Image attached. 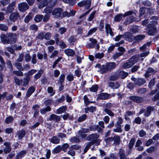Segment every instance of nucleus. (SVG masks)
<instances>
[{
    "label": "nucleus",
    "mask_w": 159,
    "mask_h": 159,
    "mask_svg": "<svg viewBox=\"0 0 159 159\" xmlns=\"http://www.w3.org/2000/svg\"><path fill=\"white\" fill-rule=\"evenodd\" d=\"M0 38L1 42L3 44H12L16 42L17 36L15 33L9 32L6 34H2L0 36Z\"/></svg>",
    "instance_id": "obj_1"
},
{
    "label": "nucleus",
    "mask_w": 159,
    "mask_h": 159,
    "mask_svg": "<svg viewBox=\"0 0 159 159\" xmlns=\"http://www.w3.org/2000/svg\"><path fill=\"white\" fill-rule=\"evenodd\" d=\"M75 11L71 10L70 12L65 11L62 13V10L61 8H56L52 12L53 15L56 18L62 17V16L70 17L74 16L75 14Z\"/></svg>",
    "instance_id": "obj_2"
},
{
    "label": "nucleus",
    "mask_w": 159,
    "mask_h": 159,
    "mask_svg": "<svg viewBox=\"0 0 159 159\" xmlns=\"http://www.w3.org/2000/svg\"><path fill=\"white\" fill-rule=\"evenodd\" d=\"M99 135L97 133L93 134L88 136L86 138V139L89 141H90L89 143H91L92 144H94L97 146L100 145V142L101 140L98 139Z\"/></svg>",
    "instance_id": "obj_3"
},
{
    "label": "nucleus",
    "mask_w": 159,
    "mask_h": 159,
    "mask_svg": "<svg viewBox=\"0 0 159 159\" xmlns=\"http://www.w3.org/2000/svg\"><path fill=\"white\" fill-rule=\"evenodd\" d=\"M139 60V57L137 55L134 56L129 60L128 62L123 64V67L126 68H130L135 63L137 62Z\"/></svg>",
    "instance_id": "obj_4"
},
{
    "label": "nucleus",
    "mask_w": 159,
    "mask_h": 159,
    "mask_svg": "<svg viewBox=\"0 0 159 159\" xmlns=\"http://www.w3.org/2000/svg\"><path fill=\"white\" fill-rule=\"evenodd\" d=\"M157 24L156 21L153 20L151 21L148 25V33L151 35H154L156 32L157 30L154 26Z\"/></svg>",
    "instance_id": "obj_5"
},
{
    "label": "nucleus",
    "mask_w": 159,
    "mask_h": 159,
    "mask_svg": "<svg viewBox=\"0 0 159 159\" xmlns=\"http://www.w3.org/2000/svg\"><path fill=\"white\" fill-rule=\"evenodd\" d=\"M18 7L19 10L20 11L24 13L26 10L28 9L30 7L27 3L23 2L20 3L18 4Z\"/></svg>",
    "instance_id": "obj_6"
},
{
    "label": "nucleus",
    "mask_w": 159,
    "mask_h": 159,
    "mask_svg": "<svg viewBox=\"0 0 159 159\" xmlns=\"http://www.w3.org/2000/svg\"><path fill=\"white\" fill-rule=\"evenodd\" d=\"M131 80L134 82L135 85L138 86H141L144 84L146 82V80L142 78L135 79V78L132 77L131 78Z\"/></svg>",
    "instance_id": "obj_7"
},
{
    "label": "nucleus",
    "mask_w": 159,
    "mask_h": 159,
    "mask_svg": "<svg viewBox=\"0 0 159 159\" xmlns=\"http://www.w3.org/2000/svg\"><path fill=\"white\" fill-rule=\"evenodd\" d=\"M129 98L134 102L141 103L143 102L144 99L142 97L136 96H132L129 97Z\"/></svg>",
    "instance_id": "obj_8"
},
{
    "label": "nucleus",
    "mask_w": 159,
    "mask_h": 159,
    "mask_svg": "<svg viewBox=\"0 0 159 159\" xmlns=\"http://www.w3.org/2000/svg\"><path fill=\"white\" fill-rule=\"evenodd\" d=\"M95 67L98 71H100L102 74L106 73L108 71L106 65L101 66L100 64H97Z\"/></svg>",
    "instance_id": "obj_9"
},
{
    "label": "nucleus",
    "mask_w": 159,
    "mask_h": 159,
    "mask_svg": "<svg viewBox=\"0 0 159 159\" xmlns=\"http://www.w3.org/2000/svg\"><path fill=\"white\" fill-rule=\"evenodd\" d=\"M124 38L129 42H132L134 40V36L128 32L125 33L123 34Z\"/></svg>",
    "instance_id": "obj_10"
},
{
    "label": "nucleus",
    "mask_w": 159,
    "mask_h": 159,
    "mask_svg": "<svg viewBox=\"0 0 159 159\" xmlns=\"http://www.w3.org/2000/svg\"><path fill=\"white\" fill-rule=\"evenodd\" d=\"M89 131H94L98 130V132L102 133L103 131V129L99 126L98 125H94L90 126L89 127Z\"/></svg>",
    "instance_id": "obj_11"
},
{
    "label": "nucleus",
    "mask_w": 159,
    "mask_h": 159,
    "mask_svg": "<svg viewBox=\"0 0 159 159\" xmlns=\"http://www.w3.org/2000/svg\"><path fill=\"white\" fill-rule=\"evenodd\" d=\"M45 11L47 13L46 15L44 16V17H43V21L46 22L48 21L50 17V14H48V13H50L51 12V11L49 8H45L44 9Z\"/></svg>",
    "instance_id": "obj_12"
},
{
    "label": "nucleus",
    "mask_w": 159,
    "mask_h": 159,
    "mask_svg": "<svg viewBox=\"0 0 159 159\" xmlns=\"http://www.w3.org/2000/svg\"><path fill=\"white\" fill-rule=\"evenodd\" d=\"M60 117L55 114H52L50 115L48 118V120L50 121L53 120L55 122H58L60 120Z\"/></svg>",
    "instance_id": "obj_13"
},
{
    "label": "nucleus",
    "mask_w": 159,
    "mask_h": 159,
    "mask_svg": "<svg viewBox=\"0 0 159 159\" xmlns=\"http://www.w3.org/2000/svg\"><path fill=\"white\" fill-rule=\"evenodd\" d=\"M19 17V14L17 12H15L11 13L9 17L10 20L14 22Z\"/></svg>",
    "instance_id": "obj_14"
},
{
    "label": "nucleus",
    "mask_w": 159,
    "mask_h": 159,
    "mask_svg": "<svg viewBox=\"0 0 159 159\" xmlns=\"http://www.w3.org/2000/svg\"><path fill=\"white\" fill-rule=\"evenodd\" d=\"M106 66L108 71H111L116 67V64L114 62L107 63Z\"/></svg>",
    "instance_id": "obj_15"
},
{
    "label": "nucleus",
    "mask_w": 159,
    "mask_h": 159,
    "mask_svg": "<svg viewBox=\"0 0 159 159\" xmlns=\"http://www.w3.org/2000/svg\"><path fill=\"white\" fill-rule=\"evenodd\" d=\"M110 94L107 93H100L98 96L99 99L102 100H107L109 98Z\"/></svg>",
    "instance_id": "obj_16"
},
{
    "label": "nucleus",
    "mask_w": 159,
    "mask_h": 159,
    "mask_svg": "<svg viewBox=\"0 0 159 159\" xmlns=\"http://www.w3.org/2000/svg\"><path fill=\"white\" fill-rule=\"evenodd\" d=\"M30 78H28L27 76H25L23 78V80H21V86L25 87L28 85V83L30 80Z\"/></svg>",
    "instance_id": "obj_17"
},
{
    "label": "nucleus",
    "mask_w": 159,
    "mask_h": 159,
    "mask_svg": "<svg viewBox=\"0 0 159 159\" xmlns=\"http://www.w3.org/2000/svg\"><path fill=\"white\" fill-rule=\"evenodd\" d=\"M118 155L120 157V159H126L127 157L125 154V151L122 149H120Z\"/></svg>",
    "instance_id": "obj_18"
},
{
    "label": "nucleus",
    "mask_w": 159,
    "mask_h": 159,
    "mask_svg": "<svg viewBox=\"0 0 159 159\" xmlns=\"http://www.w3.org/2000/svg\"><path fill=\"white\" fill-rule=\"evenodd\" d=\"M26 153L27 152L25 150H22L18 152L16 156V159H21L25 156Z\"/></svg>",
    "instance_id": "obj_19"
},
{
    "label": "nucleus",
    "mask_w": 159,
    "mask_h": 159,
    "mask_svg": "<svg viewBox=\"0 0 159 159\" xmlns=\"http://www.w3.org/2000/svg\"><path fill=\"white\" fill-rule=\"evenodd\" d=\"M25 131L23 129L17 131L16 134L18 137V138L19 139H21L25 135Z\"/></svg>",
    "instance_id": "obj_20"
},
{
    "label": "nucleus",
    "mask_w": 159,
    "mask_h": 159,
    "mask_svg": "<svg viewBox=\"0 0 159 159\" xmlns=\"http://www.w3.org/2000/svg\"><path fill=\"white\" fill-rule=\"evenodd\" d=\"M105 29L106 30L107 34H108L109 33L110 35L112 36H113L114 35L112 31V30L111 27L110 25L109 24H106L105 25Z\"/></svg>",
    "instance_id": "obj_21"
},
{
    "label": "nucleus",
    "mask_w": 159,
    "mask_h": 159,
    "mask_svg": "<svg viewBox=\"0 0 159 159\" xmlns=\"http://www.w3.org/2000/svg\"><path fill=\"white\" fill-rule=\"evenodd\" d=\"M35 88L33 86H31L28 89L26 94V96L28 98L34 92L35 90Z\"/></svg>",
    "instance_id": "obj_22"
},
{
    "label": "nucleus",
    "mask_w": 159,
    "mask_h": 159,
    "mask_svg": "<svg viewBox=\"0 0 159 159\" xmlns=\"http://www.w3.org/2000/svg\"><path fill=\"white\" fill-rule=\"evenodd\" d=\"M15 3H12L10 4L7 8L6 12L8 13H10L13 11L14 8Z\"/></svg>",
    "instance_id": "obj_23"
},
{
    "label": "nucleus",
    "mask_w": 159,
    "mask_h": 159,
    "mask_svg": "<svg viewBox=\"0 0 159 159\" xmlns=\"http://www.w3.org/2000/svg\"><path fill=\"white\" fill-rule=\"evenodd\" d=\"M109 86L113 89H117L120 87V84L117 82L115 83L113 82H110L109 83Z\"/></svg>",
    "instance_id": "obj_24"
},
{
    "label": "nucleus",
    "mask_w": 159,
    "mask_h": 159,
    "mask_svg": "<svg viewBox=\"0 0 159 159\" xmlns=\"http://www.w3.org/2000/svg\"><path fill=\"white\" fill-rule=\"evenodd\" d=\"M119 78V72L117 71L110 76L109 80L111 81L115 80Z\"/></svg>",
    "instance_id": "obj_25"
},
{
    "label": "nucleus",
    "mask_w": 159,
    "mask_h": 159,
    "mask_svg": "<svg viewBox=\"0 0 159 159\" xmlns=\"http://www.w3.org/2000/svg\"><path fill=\"white\" fill-rule=\"evenodd\" d=\"M13 65L19 70H21L22 71L24 70V69H23L21 63H20L19 62L16 61L13 63Z\"/></svg>",
    "instance_id": "obj_26"
},
{
    "label": "nucleus",
    "mask_w": 159,
    "mask_h": 159,
    "mask_svg": "<svg viewBox=\"0 0 159 159\" xmlns=\"http://www.w3.org/2000/svg\"><path fill=\"white\" fill-rule=\"evenodd\" d=\"M65 52L69 56H73L75 54V52L71 49H68L65 50Z\"/></svg>",
    "instance_id": "obj_27"
},
{
    "label": "nucleus",
    "mask_w": 159,
    "mask_h": 159,
    "mask_svg": "<svg viewBox=\"0 0 159 159\" xmlns=\"http://www.w3.org/2000/svg\"><path fill=\"white\" fill-rule=\"evenodd\" d=\"M145 37V35L144 34L137 35L135 36H134V40H135L136 42H138L143 39Z\"/></svg>",
    "instance_id": "obj_28"
},
{
    "label": "nucleus",
    "mask_w": 159,
    "mask_h": 159,
    "mask_svg": "<svg viewBox=\"0 0 159 159\" xmlns=\"http://www.w3.org/2000/svg\"><path fill=\"white\" fill-rule=\"evenodd\" d=\"M33 14L32 13H29L25 18L24 21L26 23H28L32 18Z\"/></svg>",
    "instance_id": "obj_29"
},
{
    "label": "nucleus",
    "mask_w": 159,
    "mask_h": 159,
    "mask_svg": "<svg viewBox=\"0 0 159 159\" xmlns=\"http://www.w3.org/2000/svg\"><path fill=\"white\" fill-rule=\"evenodd\" d=\"M48 3V1L47 0H43L39 4V9H42L45 6H47Z\"/></svg>",
    "instance_id": "obj_30"
},
{
    "label": "nucleus",
    "mask_w": 159,
    "mask_h": 159,
    "mask_svg": "<svg viewBox=\"0 0 159 159\" xmlns=\"http://www.w3.org/2000/svg\"><path fill=\"white\" fill-rule=\"evenodd\" d=\"M13 75H16L18 76H23L24 75L23 72L21 70H13L12 71Z\"/></svg>",
    "instance_id": "obj_31"
},
{
    "label": "nucleus",
    "mask_w": 159,
    "mask_h": 159,
    "mask_svg": "<svg viewBox=\"0 0 159 159\" xmlns=\"http://www.w3.org/2000/svg\"><path fill=\"white\" fill-rule=\"evenodd\" d=\"M43 70L42 69H40L39 70L38 72V73L36 74L34 76V79L37 80L39 79L43 74Z\"/></svg>",
    "instance_id": "obj_32"
},
{
    "label": "nucleus",
    "mask_w": 159,
    "mask_h": 159,
    "mask_svg": "<svg viewBox=\"0 0 159 159\" xmlns=\"http://www.w3.org/2000/svg\"><path fill=\"white\" fill-rule=\"evenodd\" d=\"M43 18V16L41 15H38L34 18V20L36 22H40Z\"/></svg>",
    "instance_id": "obj_33"
},
{
    "label": "nucleus",
    "mask_w": 159,
    "mask_h": 159,
    "mask_svg": "<svg viewBox=\"0 0 159 159\" xmlns=\"http://www.w3.org/2000/svg\"><path fill=\"white\" fill-rule=\"evenodd\" d=\"M60 141L59 139L56 136H54L51 139L50 142L54 144L58 143Z\"/></svg>",
    "instance_id": "obj_34"
},
{
    "label": "nucleus",
    "mask_w": 159,
    "mask_h": 159,
    "mask_svg": "<svg viewBox=\"0 0 159 159\" xmlns=\"http://www.w3.org/2000/svg\"><path fill=\"white\" fill-rule=\"evenodd\" d=\"M88 3V4L89 5L90 4V1L89 0H83L82 1L80 2L79 3H78V5L80 7H82L84 6L85 7V4L86 3Z\"/></svg>",
    "instance_id": "obj_35"
},
{
    "label": "nucleus",
    "mask_w": 159,
    "mask_h": 159,
    "mask_svg": "<svg viewBox=\"0 0 159 159\" xmlns=\"http://www.w3.org/2000/svg\"><path fill=\"white\" fill-rule=\"evenodd\" d=\"M128 75V73L124 71L119 72V77L120 76L121 79H124Z\"/></svg>",
    "instance_id": "obj_36"
},
{
    "label": "nucleus",
    "mask_w": 159,
    "mask_h": 159,
    "mask_svg": "<svg viewBox=\"0 0 159 159\" xmlns=\"http://www.w3.org/2000/svg\"><path fill=\"white\" fill-rule=\"evenodd\" d=\"M126 24H129L132 23L135 20V17L133 16H130L128 18L126 19Z\"/></svg>",
    "instance_id": "obj_37"
},
{
    "label": "nucleus",
    "mask_w": 159,
    "mask_h": 159,
    "mask_svg": "<svg viewBox=\"0 0 159 159\" xmlns=\"http://www.w3.org/2000/svg\"><path fill=\"white\" fill-rule=\"evenodd\" d=\"M62 149L60 145L57 146L52 150V152L54 153H57L59 152Z\"/></svg>",
    "instance_id": "obj_38"
},
{
    "label": "nucleus",
    "mask_w": 159,
    "mask_h": 159,
    "mask_svg": "<svg viewBox=\"0 0 159 159\" xmlns=\"http://www.w3.org/2000/svg\"><path fill=\"white\" fill-rule=\"evenodd\" d=\"M8 27L5 24H0V30H1L6 31L8 30Z\"/></svg>",
    "instance_id": "obj_39"
},
{
    "label": "nucleus",
    "mask_w": 159,
    "mask_h": 159,
    "mask_svg": "<svg viewBox=\"0 0 159 159\" xmlns=\"http://www.w3.org/2000/svg\"><path fill=\"white\" fill-rule=\"evenodd\" d=\"M44 37V32H40L38 34V35L36 37V38L42 40L43 39Z\"/></svg>",
    "instance_id": "obj_40"
},
{
    "label": "nucleus",
    "mask_w": 159,
    "mask_h": 159,
    "mask_svg": "<svg viewBox=\"0 0 159 159\" xmlns=\"http://www.w3.org/2000/svg\"><path fill=\"white\" fill-rule=\"evenodd\" d=\"M86 146L84 149V154L86 153L87 152L92 144L88 142L86 144Z\"/></svg>",
    "instance_id": "obj_41"
},
{
    "label": "nucleus",
    "mask_w": 159,
    "mask_h": 159,
    "mask_svg": "<svg viewBox=\"0 0 159 159\" xmlns=\"http://www.w3.org/2000/svg\"><path fill=\"white\" fill-rule=\"evenodd\" d=\"M47 91L48 93L50 94L51 96H53L55 93V90H54L51 87H48V88Z\"/></svg>",
    "instance_id": "obj_42"
},
{
    "label": "nucleus",
    "mask_w": 159,
    "mask_h": 159,
    "mask_svg": "<svg viewBox=\"0 0 159 159\" xmlns=\"http://www.w3.org/2000/svg\"><path fill=\"white\" fill-rule=\"evenodd\" d=\"M151 44V42H148L146 44H144L143 46L140 47L139 48V49L141 51H143V50H145L146 49V47L147 46L149 47L150 46V45Z\"/></svg>",
    "instance_id": "obj_43"
},
{
    "label": "nucleus",
    "mask_w": 159,
    "mask_h": 159,
    "mask_svg": "<svg viewBox=\"0 0 159 159\" xmlns=\"http://www.w3.org/2000/svg\"><path fill=\"white\" fill-rule=\"evenodd\" d=\"M64 3H68L70 5L73 6L76 3L75 0H62Z\"/></svg>",
    "instance_id": "obj_44"
},
{
    "label": "nucleus",
    "mask_w": 159,
    "mask_h": 159,
    "mask_svg": "<svg viewBox=\"0 0 159 159\" xmlns=\"http://www.w3.org/2000/svg\"><path fill=\"white\" fill-rule=\"evenodd\" d=\"M37 71V70L34 69H31L29 71L27 74L26 76L28 78H30V76L32 75Z\"/></svg>",
    "instance_id": "obj_45"
},
{
    "label": "nucleus",
    "mask_w": 159,
    "mask_h": 159,
    "mask_svg": "<svg viewBox=\"0 0 159 159\" xmlns=\"http://www.w3.org/2000/svg\"><path fill=\"white\" fill-rule=\"evenodd\" d=\"M66 106H62L61 107L57 110V112L58 114H61L64 112L66 110Z\"/></svg>",
    "instance_id": "obj_46"
},
{
    "label": "nucleus",
    "mask_w": 159,
    "mask_h": 159,
    "mask_svg": "<svg viewBox=\"0 0 159 159\" xmlns=\"http://www.w3.org/2000/svg\"><path fill=\"white\" fill-rule=\"evenodd\" d=\"M89 129L87 128H82L78 132V134H84L89 133Z\"/></svg>",
    "instance_id": "obj_47"
},
{
    "label": "nucleus",
    "mask_w": 159,
    "mask_h": 159,
    "mask_svg": "<svg viewBox=\"0 0 159 159\" xmlns=\"http://www.w3.org/2000/svg\"><path fill=\"white\" fill-rule=\"evenodd\" d=\"M155 80L156 79L155 78H153L150 80L148 85V87L150 89L152 88V86L154 85L156 82Z\"/></svg>",
    "instance_id": "obj_48"
},
{
    "label": "nucleus",
    "mask_w": 159,
    "mask_h": 159,
    "mask_svg": "<svg viewBox=\"0 0 159 159\" xmlns=\"http://www.w3.org/2000/svg\"><path fill=\"white\" fill-rule=\"evenodd\" d=\"M14 120V118L11 116H9L7 117L5 120V122L7 124H9L11 123Z\"/></svg>",
    "instance_id": "obj_49"
},
{
    "label": "nucleus",
    "mask_w": 159,
    "mask_h": 159,
    "mask_svg": "<svg viewBox=\"0 0 159 159\" xmlns=\"http://www.w3.org/2000/svg\"><path fill=\"white\" fill-rule=\"evenodd\" d=\"M123 14H120L116 15L115 17V20L117 22L120 21L122 19V17H123Z\"/></svg>",
    "instance_id": "obj_50"
},
{
    "label": "nucleus",
    "mask_w": 159,
    "mask_h": 159,
    "mask_svg": "<svg viewBox=\"0 0 159 159\" xmlns=\"http://www.w3.org/2000/svg\"><path fill=\"white\" fill-rule=\"evenodd\" d=\"M14 79L15 83L18 85L21 86V80H20V79L17 76H15L14 77Z\"/></svg>",
    "instance_id": "obj_51"
},
{
    "label": "nucleus",
    "mask_w": 159,
    "mask_h": 159,
    "mask_svg": "<svg viewBox=\"0 0 159 159\" xmlns=\"http://www.w3.org/2000/svg\"><path fill=\"white\" fill-rule=\"evenodd\" d=\"M130 30L132 34H134L137 32L139 31V29L137 26H134L130 28Z\"/></svg>",
    "instance_id": "obj_52"
},
{
    "label": "nucleus",
    "mask_w": 159,
    "mask_h": 159,
    "mask_svg": "<svg viewBox=\"0 0 159 159\" xmlns=\"http://www.w3.org/2000/svg\"><path fill=\"white\" fill-rule=\"evenodd\" d=\"M87 116L86 114H83L79 117L78 119V121L79 122H81L87 118Z\"/></svg>",
    "instance_id": "obj_53"
},
{
    "label": "nucleus",
    "mask_w": 159,
    "mask_h": 159,
    "mask_svg": "<svg viewBox=\"0 0 159 159\" xmlns=\"http://www.w3.org/2000/svg\"><path fill=\"white\" fill-rule=\"evenodd\" d=\"M147 92V90L145 88H140L137 90L138 93L139 94H143Z\"/></svg>",
    "instance_id": "obj_54"
},
{
    "label": "nucleus",
    "mask_w": 159,
    "mask_h": 159,
    "mask_svg": "<svg viewBox=\"0 0 159 159\" xmlns=\"http://www.w3.org/2000/svg\"><path fill=\"white\" fill-rule=\"evenodd\" d=\"M29 28L30 30L36 31L38 30V26L35 24H32L30 26Z\"/></svg>",
    "instance_id": "obj_55"
},
{
    "label": "nucleus",
    "mask_w": 159,
    "mask_h": 159,
    "mask_svg": "<svg viewBox=\"0 0 159 159\" xmlns=\"http://www.w3.org/2000/svg\"><path fill=\"white\" fill-rule=\"evenodd\" d=\"M104 111L109 116L113 117L114 116V113L111 110L107 109H104Z\"/></svg>",
    "instance_id": "obj_56"
},
{
    "label": "nucleus",
    "mask_w": 159,
    "mask_h": 159,
    "mask_svg": "<svg viewBox=\"0 0 159 159\" xmlns=\"http://www.w3.org/2000/svg\"><path fill=\"white\" fill-rule=\"evenodd\" d=\"M135 141V140L134 138H132L131 139L129 145V147L130 149H131L132 148L134 145Z\"/></svg>",
    "instance_id": "obj_57"
},
{
    "label": "nucleus",
    "mask_w": 159,
    "mask_h": 159,
    "mask_svg": "<svg viewBox=\"0 0 159 159\" xmlns=\"http://www.w3.org/2000/svg\"><path fill=\"white\" fill-rule=\"evenodd\" d=\"M51 110V108L49 106H48L46 108H43L41 109L40 111L41 114H44L47 111H49Z\"/></svg>",
    "instance_id": "obj_58"
},
{
    "label": "nucleus",
    "mask_w": 159,
    "mask_h": 159,
    "mask_svg": "<svg viewBox=\"0 0 159 159\" xmlns=\"http://www.w3.org/2000/svg\"><path fill=\"white\" fill-rule=\"evenodd\" d=\"M116 129H113V131L116 132H121L122 129L121 128V125H116Z\"/></svg>",
    "instance_id": "obj_59"
},
{
    "label": "nucleus",
    "mask_w": 159,
    "mask_h": 159,
    "mask_svg": "<svg viewBox=\"0 0 159 159\" xmlns=\"http://www.w3.org/2000/svg\"><path fill=\"white\" fill-rule=\"evenodd\" d=\"M104 56V54L103 53H96L94 57L96 58L101 59Z\"/></svg>",
    "instance_id": "obj_60"
},
{
    "label": "nucleus",
    "mask_w": 159,
    "mask_h": 159,
    "mask_svg": "<svg viewBox=\"0 0 159 159\" xmlns=\"http://www.w3.org/2000/svg\"><path fill=\"white\" fill-rule=\"evenodd\" d=\"M70 141L75 143H79L80 142V139L76 137H74L71 138Z\"/></svg>",
    "instance_id": "obj_61"
},
{
    "label": "nucleus",
    "mask_w": 159,
    "mask_h": 159,
    "mask_svg": "<svg viewBox=\"0 0 159 159\" xmlns=\"http://www.w3.org/2000/svg\"><path fill=\"white\" fill-rule=\"evenodd\" d=\"M113 141H114V143L116 144H119V141L120 140V138L118 136H115L113 137Z\"/></svg>",
    "instance_id": "obj_62"
},
{
    "label": "nucleus",
    "mask_w": 159,
    "mask_h": 159,
    "mask_svg": "<svg viewBox=\"0 0 159 159\" xmlns=\"http://www.w3.org/2000/svg\"><path fill=\"white\" fill-rule=\"evenodd\" d=\"M145 7H142L140 8L139 10L140 14L139 15V17H140L142 16L143 15H144L145 13Z\"/></svg>",
    "instance_id": "obj_63"
},
{
    "label": "nucleus",
    "mask_w": 159,
    "mask_h": 159,
    "mask_svg": "<svg viewBox=\"0 0 159 159\" xmlns=\"http://www.w3.org/2000/svg\"><path fill=\"white\" fill-rule=\"evenodd\" d=\"M122 53L117 52H116L114 55H113L112 57L114 60H115L119 58L120 56H122Z\"/></svg>",
    "instance_id": "obj_64"
}]
</instances>
